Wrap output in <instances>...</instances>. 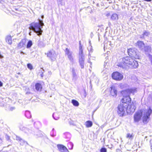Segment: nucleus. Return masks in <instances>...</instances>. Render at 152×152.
Returning a JSON list of instances; mask_svg holds the SVG:
<instances>
[{
  "label": "nucleus",
  "instance_id": "nucleus-14",
  "mask_svg": "<svg viewBox=\"0 0 152 152\" xmlns=\"http://www.w3.org/2000/svg\"><path fill=\"white\" fill-rule=\"evenodd\" d=\"M136 107L134 103H132L130 105L129 104L127 106V112L128 113H133L134 112Z\"/></svg>",
  "mask_w": 152,
  "mask_h": 152
},
{
  "label": "nucleus",
  "instance_id": "nucleus-15",
  "mask_svg": "<svg viewBox=\"0 0 152 152\" xmlns=\"http://www.w3.org/2000/svg\"><path fill=\"white\" fill-rule=\"evenodd\" d=\"M58 148L61 152H69L67 148L62 145H58Z\"/></svg>",
  "mask_w": 152,
  "mask_h": 152
},
{
  "label": "nucleus",
  "instance_id": "nucleus-44",
  "mask_svg": "<svg viewBox=\"0 0 152 152\" xmlns=\"http://www.w3.org/2000/svg\"><path fill=\"white\" fill-rule=\"evenodd\" d=\"M51 136H52V137H54V136H55V135H54V134H51Z\"/></svg>",
  "mask_w": 152,
  "mask_h": 152
},
{
  "label": "nucleus",
  "instance_id": "nucleus-30",
  "mask_svg": "<svg viewBox=\"0 0 152 152\" xmlns=\"http://www.w3.org/2000/svg\"><path fill=\"white\" fill-rule=\"evenodd\" d=\"M25 115L28 118H30L31 117V115L30 113L28 111H26L25 113Z\"/></svg>",
  "mask_w": 152,
  "mask_h": 152
},
{
  "label": "nucleus",
  "instance_id": "nucleus-37",
  "mask_svg": "<svg viewBox=\"0 0 152 152\" xmlns=\"http://www.w3.org/2000/svg\"><path fill=\"white\" fill-rule=\"evenodd\" d=\"M15 107H11L10 108V110H12L15 109Z\"/></svg>",
  "mask_w": 152,
  "mask_h": 152
},
{
  "label": "nucleus",
  "instance_id": "nucleus-41",
  "mask_svg": "<svg viewBox=\"0 0 152 152\" xmlns=\"http://www.w3.org/2000/svg\"><path fill=\"white\" fill-rule=\"evenodd\" d=\"M88 62L89 63H90L91 64H91L92 63L91 62V61H90V60H89L88 61Z\"/></svg>",
  "mask_w": 152,
  "mask_h": 152
},
{
  "label": "nucleus",
  "instance_id": "nucleus-19",
  "mask_svg": "<svg viewBox=\"0 0 152 152\" xmlns=\"http://www.w3.org/2000/svg\"><path fill=\"white\" fill-rule=\"evenodd\" d=\"M118 15L117 14L115 13L112 15L110 19L113 21H117L118 20Z\"/></svg>",
  "mask_w": 152,
  "mask_h": 152
},
{
  "label": "nucleus",
  "instance_id": "nucleus-6",
  "mask_svg": "<svg viewBox=\"0 0 152 152\" xmlns=\"http://www.w3.org/2000/svg\"><path fill=\"white\" fill-rule=\"evenodd\" d=\"M127 106L124 105L122 103H120L118 106V110L117 111L119 115L120 116H123L126 111V110L127 111Z\"/></svg>",
  "mask_w": 152,
  "mask_h": 152
},
{
  "label": "nucleus",
  "instance_id": "nucleus-40",
  "mask_svg": "<svg viewBox=\"0 0 152 152\" xmlns=\"http://www.w3.org/2000/svg\"><path fill=\"white\" fill-rule=\"evenodd\" d=\"M4 57L3 56L0 54V58H2Z\"/></svg>",
  "mask_w": 152,
  "mask_h": 152
},
{
  "label": "nucleus",
  "instance_id": "nucleus-12",
  "mask_svg": "<svg viewBox=\"0 0 152 152\" xmlns=\"http://www.w3.org/2000/svg\"><path fill=\"white\" fill-rule=\"evenodd\" d=\"M26 42L27 41L26 39H22L18 45V48L19 49L25 48L26 46Z\"/></svg>",
  "mask_w": 152,
  "mask_h": 152
},
{
  "label": "nucleus",
  "instance_id": "nucleus-42",
  "mask_svg": "<svg viewBox=\"0 0 152 152\" xmlns=\"http://www.w3.org/2000/svg\"><path fill=\"white\" fill-rule=\"evenodd\" d=\"M2 140L1 138H0V144L2 142Z\"/></svg>",
  "mask_w": 152,
  "mask_h": 152
},
{
  "label": "nucleus",
  "instance_id": "nucleus-36",
  "mask_svg": "<svg viewBox=\"0 0 152 152\" xmlns=\"http://www.w3.org/2000/svg\"><path fill=\"white\" fill-rule=\"evenodd\" d=\"M5 105V103H0V106H4Z\"/></svg>",
  "mask_w": 152,
  "mask_h": 152
},
{
  "label": "nucleus",
  "instance_id": "nucleus-31",
  "mask_svg": "<svg viewBox=\"0 0 152 152\" xmlns=\"http://www.w3.org/2000/svg\"><path fill=\"white\" fill-rule=\"evenodd\" d=\"M88 50L89 51V58L90 59V53L91 52H92V50L93 49L92 48V46H91V45H90V46H89L88 48Z\"/></svg>",
  "mask_w": 152,
  "mask_h": 152
},
{
  "label": "nucleus",
  "instance_id": "nucleus-49",
  "mask_svg": "<svg viewBox=\"0 0 152 152\" xmlns=\"http://www.w3.org/2000/svg\"><path fill=\"white\" fill-rule=\"evenodd\" d=\"M54 130V129H52V131L53 132Z\"/></svg>",
  "mask_w": 152,
  "mask_h": 152
},
{
  "label": "nucleus",
  "instance_id": "nucleus-21",
  "mask_svg": "<svg viewBox=\"0 0 152 152\" xmlns=\"http://www.w3.org/2000/svg\"><path fill=\"white\" fill-rule=\"evenodd\" d=\"M6 41L7 43L10 45L12 43V37L10 35L7 36L6 38Z\"/></svg>",
  "mask_w": 152,
  "mask_h": 152
},
{
  "label": "nucleus",
  "instance_id": "nucleus-8",
  "mask_svg": "<svg viewBox=\"0 0 152 152\" xmlns=\"http://www.w3.org/2000/svg\"><path fill=\"white\" fill-rule=\"evenodd\" d=\"M65 55L66 56L69 61L73 63L74 61V55L73 52L70 49L66 48L65 51Z\"/></svg>",
  "mask_w": 152,
  "mask_h": 152
},
{
  "label": "nucleus",
  "instance_id": "nucleus-39",
  "mask_svg": "<svg viewBox=\"0 0 152 152\" xmlns=\"http://www.w3.org/2000/svg\"><path fill=\"white\" fill-rule=\"evenodd\" d=\"M57 1L59 2H62V0H57Z\"/></svg>",
  "mask_w": 152,
  "mask_h": 152
},
{
  "label": "nucleus",
  "instance_id": "nucleus-16",
  "mask_svg": "<svg viewBox=\"0 0 152 152\" xmlns=\"http://www.w3.org/2000/svg\"><path fill=\"white\" fill-rule=\"evenodd\" d=\"M143 50L144 51L146 54H148L149 57V55L150 52H151V47L149 46H146L145 47Z\"/></svg>",
  "mask_w": 152,
  "mask_h": 152
},
{
  "label": "nucleus",
  "instance_id": "nucleus-2",
  "mask_svg": "<svg viewBox=\"0 0 152 152\" xmlns=\"http://www.w3.org/2000/svg\"><path fill=\"white\" fill-rule=\"evenodd\" d=\"M152 112V110L150 108L143 111L141 110L138 111L134 115V121L135 122L139 121L142 116L144 123H147L148 121L149 116L151 114Z\"/></svg>",
  "mask_w": 152,
  "mask_h": 152
},
{
  "label": "nucleus",
  "instance_id": "nucleus-25",
  "mask_svg": "<svg viewBox=\"0 0 152 152\" xmlns=\"http://www.w3.org/2000/svg\"><path fill=\"white\" fill-rule=\"evenodd\" d=\"M92 123L91 121H88L85 123V125L88 128L91 127L92 125Z\"/></svg>",
  "mask_w": 152,
  "mask_h": 152
},
{
  "label": "nucleus",
  "instance_id": "nucleus-7",
  "mask_svg": "<svg viewBox=\"0 0 152 152\" xmlns=\"http://www.w3.org/2000/svg\"><path fill=\"white\" fill-rule=\"evenodd\" d=\"M136 92H137V90L136 88H135L128 89L126 90L122 91L121 92V93L123 95L124 97L129 96V95L131 94L134 95V93Z\"/></svg>",
  "mask_w": 152,
  "mask_h": 152
},
{
  "label": "nucleus",
  "instance_id": "nucleus-17",
  "mask_svg": "<svg viewBox=\"0 0 152 152\" xmlns=\"http://www.w3.org/2000/svg\"><path fill=\"white\" fill-rule=\"evenodd\" d=\"M137 45L138 48L142 50H143L145 47L144 43L141 41H138L137 42Z\"/></svg>",
  "mask_w": 152,
  "mask_h": 152
},
{
  "label": "nucleus",
  "instance_id": "nucleus-28",
  "mask_svg": "<svg viewBox=\"0 0 152 152\" xmlns=\"http://www.w3.org/2000/svg\"><path fill=\"white\" fill-rule=\"evenodd\" d=\"M72 103L73 105L75 106H78L79 105L78 102L75 100H72Z\"/></svg>",
  "mask_w": 152,
  "mask_h": 152
},
{
  "label": "nucleus",
  "instance_id": "nucleus-45",
  "mask_svg": "<svg viewBox=\"0 0 152 152\" xmlns=\"http://www.w3.org/2000/svg\"><path fill=\"white\" fill-rule=\"evenodd\" d=\"M89 46H90V45L91 44V41H89Z\"/></svg>",
  "mask_w": 152,
  "mask_h": 152
},
{
  "label": "nucleus",
  "instance_id": "nucleus-9",
  "mask_svg": "<svg viewBox=\"0 0 152 152\" xmlns=\"http://www.w3.org/2000/svg\"><path fill=\"white\" fill-rule=\"evenodd\" d=\"M47 56L52 61H54L56 60L57 56V54L55 51L53 50H51L49 51L47 53Z\"/></svg>",
  "mask_w": 152,
  "mask_h": 152
},
{
  "label": "nucleus",
  "instance_id": "nucleus-33",
  "mask_svg": "<svg viewBox=\"0 0 152 152\" xmlns=\"http://www.w3.org/2000/svg\"><path fill=\"white\" fill-rule=\"evenodd\" d=\"M27 134H34V132L33 130L32 129H29V131L27 133Z\"/></svg>",
  "mask_w": 152,
  "mask_h": 152
},
{
  "label": "nucleus",
  "instance_id": "nucleus-13",
  "mask_svg": "<svg viewBox=\"0 0 152 152\" xmlns=\"http://www.w3.org/2000/svg\"><path fill=\"white\" fill-rule=\"evenodd\" d=\"M110 88V95L112 96L116 97L118 93L117 89L114 86L111 87Z\"/></svg>",
  "mask_w": 152,
  "mask_h": 152
},
{
  "label": "nucleus",
  "instance_id": "nucleus-1",
  "mask_svg": "<svg viewBox=\"0 0 152 152\" xmlns=\"http://www.w3.org/2000/svg\"><path fill=\"white\" fill-rule=\"evenodd\" d=\"M117 65L123 68H127L128 67L135 68L138 66L137 62L130 57H126L123 58L121 61L118 63Z\"/></svg>",
  "mask_w": 152,
  "mask_h": 152
},
{
  "label": "nucleus",
  "instance_id": "nucleus-3",
  "mask_svg": "<svg viewBox=\"0 0 152 152\" xmlns=\"http://www.w3.org/2000/svg\"><path fill=\"white\" fill-rule=\"evenodd\" d=\"M38 23H32L30 24L29 27V29L33 30L37 34V35H40L42 34V31L41 29L43 26L44 25L43 21L38 19Z\"/></svg>",
  "mask_w": 152,
  "mask_h": 152
},
{
  "label": "nucleus",
  "instance_id": "nucleus-46",
  "mask_svg": "<svg viewBox=\"0 0 152 152\" xmlns=\"http://www.w3.org/2000/svg\"><path fill=\"white\" fill-rule=\"evenodd\" d=\"M41 18H44V16L43 15H42V16H41Z\"/></svg>",
  "mask_w": 152,
  "mask_h": 152
},
{
  "label": "nucleus",
  "instance_id": "nucleus-18",
  "mask_svg": "<svg viewBox=\"0 0 152 152\" xmlns=\"http://www.w3.org/2000/svg\"><path fill=\"white\" fill-rule=\"evenodd\" d=\"M72 80L73 81H75L77 79V77L75 71L73 68L72 69Z\"/></svg>",
  "mask_w": 152,
  "mask_h": 152
},
{
  "label": "nucleus",
  "instance_id": "nucleus-20",
  "mask_svg": "<svg viewBox=\"0 0 152 152\" xmlns=\"http://www.w3.org/2000/svg\"><path fill=\"white\" fill-rule=\"evenodd\" d=\"M16 139L17 140H19L20 141V144L22 145H23L25 143L27 144V142L24 140H23L20 137L16 136Z\"/></svg>",
  "mask_w": 152,
  "mask_h": 152
},
{
  "label": "nucleus",
  "instance_id": "nucleus-47",
  "mask_svg": "<svg viewBox=\"0 0 152 152\" xmlns=\"http://www.w3.org/2000/svg\"><path fill=\"white\" fill-rule=\"evenodd\" d=\"M20 53H21L24 54V53L22 51Z\"/></svg>",
  "mask_w": 152,
  "mask_h": 152
},
{
  "label": "nucleus",
  "instance_id": "nucleus-32",
  "mask_svg": "<svg viewBox=\"0 0 152 152\" xmlns=\"http://www.w3.org/2000/svg\"><path fill=\"white\" fill-rule=\"evenodd\" d=\"M68 147L69 149H72L73 148V145L71 142H69L68 144Z\"/></svg>",
  "mask_w": 152,
  "mask_h": 152
},
{
  "label": "nucleus",
  "instance_id": "nucleus-11",
  "mask_svg": "<svg viewBox=\"0 0 152 152\" xmlns=\"http://www.w3.org/2000/svg\"><path fill=\"white\" fill-rule=\"evenodd\" d=\"M131 101V99L129 96H124V97L121 100L120 103H122V104L127 107L129 104L130 103Z\"/></svg>",
  "mask_w": 152,
  "mask_h": 152
},
{
  "label": "nucleus",
  "instance_id": "nucleus-22",
  "mask_svg": "<svg viewBox=\"0 0 152 152\" xmlns=\"http://www.w3.org/2000/svg\"><path fill=\"white\" fill-rule=\"evenodd\" d=\"M20 129L22 131H23L25 133L27 134L29 131V129L24 127L20 126Z\"/></svg>",
  "mask_w": 152,
  "mask_h": 152
},
{
  "label": "nucleus",
  "instance_id": "nucleus-35",
  "mask_svg": "<svg viewBox=\"0 0 152 152\" xmlns=\"http://www.w3.org/2000/svg\"><path fill=\"white\" fill-rule=\"evenodd\" d=\"M100 152H107V149L105 148H102L100 150Z\"/></svg>",
  "mask_w": 152,
  "mask_h": 152
},
{
  "label": "nucleus",
  "instance_id": "nucleus-26",
  "mask_svg": "<svg viewBox=\"0 0 152 152\" xmlns=\"http://www.w3.org/2000/svg\"><path fill=\"white\" fill-rule=\"evenodd\" d=\"M134 136L133 134H131L128 133L127 134L126 138H128L129 139L132 140L133 139Z\"/></svg>",
  "mask_w": 152,
  "mask_h": 152
},
{
  "label": "nucleus",
  "instance_id": "nucleus-10",
  "mask_svg": "<svg viewBox=\"0 0 152 152\" xmlns=\"http://www.w3.org/2000/svg\"><path fill=\"white\" fill-rule=\"evenodd\" d=\"M112 77L115 80L120 81L123 78V76L122 74L116 72L112 74Z\"/></svg>",
  "mask_w": 152,
  "mask_h": 152
},
{
  "label": "nucleus",
  "instance_id": "nucleus-23",
  "mask_svg": "<svg viewBox=\"0 0 152 152\" xmlns=\"http://www.w3.org/2000/svg\"><path fill=\"white\" fill-rule=\"evenodd\" d=\"M35 87L37 91H40L42 88L41 85L39 83L36 84Z\"/></svg>",
  "mask_w": 152,
  "mask_h": 152
},
{
  "label": "nucleus",
  "instance_id": "nucleus-48",
  "mask_svg": "<svg viewBox=\"0 0 152 152\" xmlns=\"http://www.w3.org/2000/svg\"><path fill=\"white\" fill-rule=\"evenodd\" d=\"M29 35H31V32L29 33Z\"/></svg>",
  "mask_w": 152,
  "mask_h": 152
},
{
  "label": "nucleus",
  "instance_id": "nucleus-24",
  "mask_svg": "<svg viewBox=\"0 0 152 152\" xmlns=\"http://www.w3.org/2000/svg\"><path fill=\"white\" fill-rule=\"evenodd\" d=\"M150 35V33L149 31H144L143 33L142 37L145 38L147 37H148Z\"/></svg>",
  "mask_w": 152,
  "mask_h": 152
},
{
  "label": "nucleus",
  "instance_id": "nucleus-34",
  "mask_svg": "<svg viewBox=\"0 0 152 152\" xmlns=\"http://www.w3.org/2000/svg\"><path fill=\"white\" fill-rule=\"evenodd\" d=\"M27 66L28 68L30 70L33 69V66L32 65L30 64H28L27 65Z\"/></svg>",
  "mask_w": 152,
  "mask_h": 152
},
{
  "label": "nucleus",
  "instance_id": "nucleus-27",
  "mask_svg": "<svg viewBox=\"0 0 152 152\" xmlns=\"http://www.w3.org/2000/svg\"><path fill=\"white\" fill-rule=\"evenodd\" d=\"M53 117L55 120H58L59 118V114L57 113H53Z\"/></svg>",
  "mask_w": 152,
  "mask_h": 152
},
{
  "label": "nucleus",
  "instance_id": "nucleus-5",
  "mask_svg": "<svg viewBox=\"0 0 152 152\" xmlns=\"http://www.w3.org/2000/svg\"><path fill=\"white\" fill-rule=\"evenodd\" d=\"M129 55L135 59H138L140 56L137 50L135 48H130L128 50Z\"/></svg>",
  "mask_w": 152,
  "mask_h": 152
},
{
  "label": "nucleus",
  "instance_id": "nucleus-43",
  "mask_svg": "<svg viewBox=\"0 0 152 152\" xmlns=\"http://www.w3.org/2000/svg\"><path fill=\"white\" fill-rule=\"evenodd\" d=\"M151 151L152 152V144L151 145Z\"/></svg>",
  "mask_w": 152,
  "mask_h": 152
},
{
  "label": "nucleus",
  "instance_id": "nucleus-38",
  "mask_svg": "<svg viewBox=\"0 0 152 152\" xmlns=\"http://www.w3.org/2000/svg\"><path fill=\"white\" fill-rule=\"evenodd\" d=\"M2 85H3V84L0 81V87H1L2 86Z\"/></svg>",
  "mask_w": 152,
  "mask_h": 152
},
{
  "label": "nucleus",
  "instance_id": "nucleus-29",
  "mask_svg": "<svg viewBox=\"0 0 152 152\" xmlns=\"http://www.w3.org/2000/svg\"><path fill=\"white\" fill-rule=\"evenodd\" d=\"M33 44L31 40H29L26 45V48H29L31 47Z\"/></svg>",
  "mask_w": 152,
  "mask_h": 152
},
{
  "label": "nucleus",
  "instance_id": "nucleus-4",
  "mask_svg": "<svg viewBox=\"0 0 152 152\" xmlns=\"http://www.w3.org/2000/svg\"><path fill=\"white\" fill-rule=\"evenodd\" d=\"M80 46L79 47V62L82 69H83L84 67V64L85 60V56L83 54V50L82 46L81 44L80 41L79 42Z\"/></svg>",
  "mask_w": 152,
  "mask_h": 152
}]
</instances>
